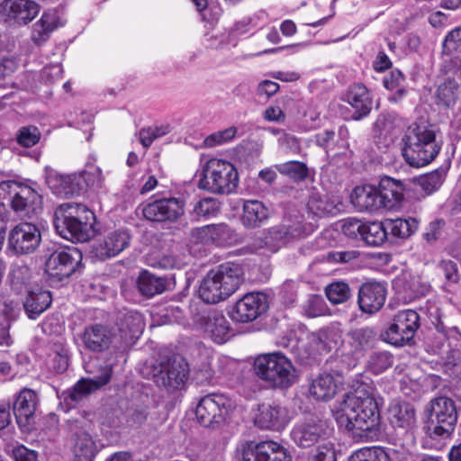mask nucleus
Instances as JSON below:
<instances>
[{"label":"nucleus","mask_w":461,"mask_h":461,"mask_svg":"<svg viewBox=\"0 0 461 461\" xmlns=\"http://www.w3.org/2000/svg\"><path fill=\"white\" fill-rule=\"evenodd\" d=\"M332 413L339 426L348 431H369L380 422V411L373 388L366 384H361L354 392L347 393L343 400L334 405Z\"/></svg>","instance_id":"obj_1"},{"label":"nucleus","mask_w":461,"mask_h":461,"mask_svg":"<svg viewBox=\"0 0 461 461\" xmlns=\"http://www.w3.org/2000/svg\"><path fill=\"white\" fill-rule=\"evenodd\" d=\"M95 214L86 206L67 203L56 209L53 224L60 237L72 241L86 242L95 235Z\"/></svg>","instance_id":"obj_2"},{"label":"nucleus","mask_w":461,"mask_h":461,"mask_svg":"<svg viewBox=\"0 0 461 461\" xmlns=\"http://www.w3.org/2000/svg\"><path fill=\"white\" fill-rule=\"evenodd\" d=\"M402 141V156L405 161L413 167H421L430 163L441 149L436 139L435 131L426 124L412 123L410 125Z\"/></svg>","instance_id":"obj_3"},{"label":"nucleus","mask_w":461,"mask_h":461,"mask_svg":"<svg viewBox=\"0 0 461 461\" xmlns=\"http://www.w3.org/2000/svg\"><path fill=\"white\" fill-rule=\"evenodd\" d=\"M5 201L20 216L31 217L41 208V197L38 192L30 185L16 181L0 183V212L5 217Z\"/></svg>","instance_id":"obj_4"},{"label":"nucleus","mask_w":461,"mask_h":461,"mask_svg":"<svg viewBox=\"0 0 461 461\" xmlns=\"http://www.w3.org/2000/svg\"><path fill=\"white\" fill-rule=\"evenodd\" d=\"M238 182V172L230 162L212 158L202 167L198 187L214 194H230L235 191Z\"/></svg>","instance_id":"obj_5"},{"label":"nucleus","mask_w":461,"mask_h":461,"mask_svg":"<svg viewBox=\"0 0 461 461\" xmlns=\"http://www.w3.org/2000/svg\"><path fill=\"white\" fill-rule=\"evenodd\" d=\"M457 420L455 402L447 397L431 401L429 416L424 425L426 435L435 440L448 438L454 431Z\"/></svg>","instance_id":"obj_6"},{"label":"nucleus","mask_w":461,"mask_h":461,"mask_svg":"<svg viewBox=\"0 0 461 461\" xmlns=\"http://www.w3.org/2000/svg\"><path fill=\"white\" fill-rule=\"evenodd\" d=\"M254 370L258 376L276 387H289L296 379L295 369L291 361L281 354L258 357L254 362Z\"/></svg>","instance_id":"obj_7"},{"label":"nucleus","mask_w":461,"mask_h":461,"mask_svg":"<svg viewBox=\"0 0 461 461\" xmlns=\"http://www.w3.org/2000/svg\"><path fill=\"white\" fill-rule=\"evenodd\" d=\"M312 231V226L303 224L301 218L293 224H283L272 227L256 236L251 247L255 251L266 249L270 253L276 252L291 239L302 238Z\"/></svg>","instance_id":"obj_8"},{"label":"nucleus","mask_w":461,"mask_h":461,"mask_svg":"<svg viewBox=\"0 0 461 461\" xmlns=\"http://www.w3.org/2000/svg\"><path fill=\"white\" fill-rule=\"evenodd\" d=\"M187 362L181 357H173L152 365L149 377L159 387L173 392L184 387L188 379Z\"/></svg>","instance_id":"obj_9"},{"label":"nucleus","mask_w":461,"mask_h":461,"mask_svg":"<svg viewBox=\"0 0 461 461\" xmlns=\"http://www.w3.org/2000/svg\"><path fill=\"white\" fill-rule=\"evenodd\" d=\"M85 371L90 375L81 378L68 393L69 399L78 402L85 397L105 385L112 376V366L100 358L93 357L84 364Z\"/></svg>","instance_id":"obj_10"},{"label":"nucleus","mask_w":461,"mask_h":461,"mask_svg":"<svg viewBox=\"0 0 461 461\" xmlns=\"http://www.w3.org/2000/svg\"><path fill=\"white\" fill-rule=\"evenodd\" d=\"M419 327L420 316L415 311H401L393 316L383 337L390 344L402 347L412 339Z\"/></svg>","instance_id":"obj_11"},{"label":"nucleus","mask_w":461,"mask_h":461,"mask_svg":"<svg viewBox=\"0 0 461 461\" xmlns=\"http://www.w3.org/2000/svg\"><path fill=\"white\" fill-rule=\"evenodd\" d=\"M230 408V402L223 394H207L196 406V419L204 427H214L224 421Z\"/></svg>","instance_id":"obj_12"},{"label":"nucleus","mask_w":461,"mask_h":461,"mask_svg":"<svg viewBox=\"0 0 461 461\" xmlns=\"http://www.w3.org/2000/svg\"><path fill=\"white\" fill-rule=\"evenodd\" d=\"M331 432L327 420L318 417H308L297 422L292 431L291 438L300 447H310L321 439H325Z\"/></svg>","instance_id":"obj_13"},{"label":"nucleus","mask_w":461,"mask_h":461,"mask_svg":"<svg viewBox=\"0 0 461 461\" xmlns=\"http://www.w3.org/2000/svg\"><path fill=\"white\" fill-rule=\"evenodd\" d=\"M142 215L155 222H175L185 213V202L177 197L154 200L142 205Z\"/></svg>","instance_id":"obj_14"},{"label":"nucleus","mask_w":461,"mask_h":461,"mask_svg":"<svg viewBox=\"0 0 461 461\" xmlns=\"http://www.w3.org/2000/svg\"><path fill=\"white\" fill-rule=\"evenodd\" d=\"M82 260L81 252L76 248H68L53 252L48 258L45 271L53 282L70 276Z\"/></svg>","instance_id":"obj_15"},{"label":"nucleus","mask_w":461,"mask_h":461,"mask_svg":"<svg viewBox=\"0 0 461 461\" xmlns=\"http://www.w3.org/2000/svg\"><path fill=\"white\" fill-rule=\"evenodd\" d=\"M206 276L211 277L221 292L228 298L232 295L244 281V271L240 265L235 263L221 264L210 270Z\"/></svg>","instance_id":"obj_16"},{"label":"nucleus","mask_w":461,"mask_h":461,"mask_svg":"<svg viewBox=\"0 0 461 461\" xmlns=\"http://www.w3.org/2000/svg\"><path fill=\"white\" fill-rule=\"evenodd\" d=\"M386 418L395 430H401L412 437L417 427V415L411 403L393 400L388 405Z\"/></svg>","instance_id":"obj_17"},{"label":"nucleus","mask_w":461,"mask_h":461,"mask_svg":"<svg viewBox=\"0 0 461 461\" xmlns=\"http://www.w3.org/2000/svg\"><path fill=\"white\" fill-rule=\"evenodd\" d=\"M243 461H292L286 449L274 441L248 442L242 447Z\"/></svg>","instance_id":"obj_18"},{"label":"nucleus","mask_w":461,"mask_h":461,"mask_svg":"<svg viewBox=\"0 0 461 461\" xmlns=\"http://www.w3.org/2000/svg\"><path fill=\"white\" fill-rule=\"evenodd\" d=\"M46 183L54 194L68 198L77 195L83 190V176L80 173L61 174L46 168Z\"/></svg>","instance_id":"obj_19"},{"label":"nucleus","mask_w":461,"mask_h":461,"mask_svg":"<svg viewBox=\"0 0 461 461\" xmlns=\"http://www.w3.org/2000/svg\"><path fill=\"white\" fill-rule=\"evenodd\" d=\"M267 308L265 294L249 293L236 303L230 312V318L238 322H249L256 320Z\"/></svg>","instance_id":"obj_20"},{"label":"nucleus","mask_w":461,"mask_h":461,"mask_svg":"<svg viewBox=\"0 0 461 461\" xmlns=\"http://www.w3.org/2000/svg\"><path fill=\"white\" fill-rule=\"evenodd\" d=\"M8 242L16 253L29 254L39 247L41 232L34 224L22 222L10 231Z\"/></svg>","instance_id":"obj_21"},{"label":"nucleus","mask_w":461,"mask_h":461,"mask_svg":"<svg viewBox=\"0 0 461 461\" xmlns=\"http://www.w3.org/2000/svg\"><path fill=\"white\" fill-rule=\"evenodd\" d=\"M386 287L378 282L363 284L358 291L357 303L359 309L368 314L380 311L386 299Z\"/></svg>","instance_id":"obj_22"},{"label":"nucleus","mask_w":461,"mask_h":461,"mask_svg":"<svg viewBox=\"0 0 461 461\" xmlns=\"http://www.w3.org/2000/svg\"><path fill=\"white\" fill-rule=\"evenodd\" d=\"M38 398L34 391L23 389L18 394L14 404V413L18 426L23 430H29L33 422Z\"/></svg>","instance_id":"obj_23"},{"label":"nucleus","mask_w":461,"mask_h":461,"mask_svg":"<svg viewBox=\"0 0 461 461\" xmlns=\"http://www.w3.org/2000/svg\"><path fill=\"white\" fill-rule=\"evenodd\" d=\"M39 11V5L32 0H4L0 4L2 15L24 24L32 21Z\"/></svg>","instance_id":"obj_24"},{"label":"nucleus","mask_w":461,"mask_h":461,"mask_svg":"<svg viewBox=\"0 0 461 461\" xmlns=\"http://www.w3.org/2000/svg\"><path fill=\"white\" fill-rule=\"evenodd\" d=\"M287 410L278 404H269L259 407L255 417V424L261 429L281 430L289 422Z\"/></svg>","instance_id":"obj_25"},{"label":"nucleus","mask_w":461,"mask_h":461,"mask_svg":"<svg viewBox=\"0 0 461 461\" xmlns=\"http://www.w3.org/2000/svg\"><path fill=\"white\" fill-rule=\"evenodd\" d=\"M375 338V334L370 328L356 329L347 334L342 344V353L357 359L372 347Z\"/></svg>","instance_id":"obj_26"},{"label":"nucleus","mask_w":461,"mask_h":461,"mask_svg":"<svg viewBox=\"0 0 461 461\" xmlns=\"http://www.w3.org/2000/svg\"><path fill=\"white\" fill-rule=\"evenodd\" d=\"M342 384L343 378L339 374L322 373L312 380L309 393L317 401L328 402L335 396Z\"/></svg>","instance_id":"obj_27"},{"label":"nucleus","mask_w":461,"mask_h":461,"mask_svg":"<svg viewBox=\"0 0 461 461\" xmlns=\"http://www.w3.org/2000/svg\"><path fill=\"white\" fill-rule=\"evenodd\" d=\"M81 339L86 348L94 352H102L110 348L114 333L105 325L94 324L85 329Z\"/></svg>","instance_id":"obj_28"},{"label":"nucleus","mask_w":461,"mask_h":461,"mask_svg":"<svg viewBox=\"0 0 461 461\" xmlns=\"http://www.w3.org/2000/svg\"><path fill=\"white\" fill-rule=\"evenodd\" d=\"M230 239L231 230L224 223L194 228L190 232V240L194 243H216L222 245Z\"/></svg>","instance_id":"obj_29"},{"label":"nucleus","mask_w":461,"mask_h":461,"mask_svg":"<svg viewBox=\"0 0 461 461\" xmlns=\"http://www.w3.org/2000/svg\"><path fill=\"white\" fill-rule=\"evenodd\" d=\"M130 242V235L125 230L109 232L103 242L94 247L95 256L101 259L111 258L122 252Z\"/></svg>","instance_id":"obj_30"},{"label":"nucleus","mask_w":461,"mask_h":461,"mask_svg":"<svg viewBox=\"0 0 461 461\" xmlns=\"http://www.w3.org/2000/svg\"><path fill=\"white\" fill-rule=\"evenodd\" d=\"M347 102L353 108L352 118L361 120L372 109L373 100L369 90L363 85L353 86L347 94Z\"/></svg>","instance_id":"obj_31"},{"label":"nucleus","mask_w":461,"mask_h":461,"mask_svg":"<svg viewBox=\"0 0 461 461\" xmlns=\"http://www.w3.org/2000/svg\"><path fill=\"white\" fill-rule=\"evenodd\" d=\"M377 191L382 208L393 209L398 206L403 198L402 184L389 176L380 180Z\"/></svg>","instance_id":"obj_32"},{"label":"nucleus","mask_w":461,"mask_h":461,"mask_svg":"<svg viewBox=\"0 0 461 461\" xmlns=\"http://www.w3.org/2000/svg\"><path fill=\"white\" fill-rule=\"evenodd\" d=\"M377 187L374 185L357 186L351 194V202L359 212H375L382 208Z\"/></svg>","instance_id":"obj_33"},{"label":"nucleus","mask_w":461,"mask_h":461,"mask_svg":"<svg viewBox=\"0 0 461 461\" xmlns=\"http://www.w3.org/2000/svg\"><path fill=\"white\" fill-rule=\"evenodd\" d=\"M28 295L23 303V308L30 319L38 318L44 311H46L51 303V296L50 292L37 288L27 293Z\"/></svg>","instance_id":"obj_34"},{"label":"nucleus","mask_w":461,"mask_h":461,"mask_svg":"<svg viewBox=\"0 0 461 461\" xmlns=\"http://www.w3.org/2000/svg\"><path fill=\"white\" fill-rule=\"evenodd\" d=\"M269 216V210L258 200H248L243 203L242 223L249 228H255L266 221Z\"/></svg>","instance_id":"obj_35"},{"label":"nucleus","mask_w":461,"mask_h":461,"mask_svg":"<svg viewBox=\"0 0 461 461\" xmlns=\"http://www.w3.org/2000/svg\"><path fill=\"white\" fill-rule=\"evenodd\" d=\"M59 18L55 12L43 13L41 19L33 24L32 40L36 44L44 42L58 27Z\"/></svg>","instance_id":"obj_36"},{"label":"nucleus","mask_w":461,"mask_h":461,"mask_svg":"<svg viewBox=\"0 0 461 461\" xmlns=\"http://www.w3.org/2000/svg\"><path fill=\"white\" fill-rule=\"evenodd\" d=\"M98 449L90 434L79 431L76 434L74 454L78 461H92Z\"/></svg>","instance_id":"obj_37"},{"label":"nucleus","mask_w":461,"mask_h":461,"mask_svg":"<svg viewBox=\"0 0 461 461\" xmlns=\"http://www.w3.org/2000/svg\"><path fill=\"white\" fill-rule=\"evenodd\" d=\"M205 331L214 342L224 343L230 338L229 321L223 315L214 314L206 322Z\"/></svg>","instance_id":"obj_38"},{"label":"nucleus","mask_w":461,"mask_h":461,"mask_svg":"<svg viewBox=\"0 0 461 461\" xmlns=\"http://www.w3.org/2000/svg\"><path fill=\"white\" fill-rule=\"evenodd\" d=\"M137 285L143 295L152 297L164 292L166 281L148 271H142L138 277Z\"/></svg>","instance_id":"obj_39"},{"label":"nucleus","mask_w":461,"mask_h":461,"mask_svg":"<svg viewBox=\"0 0 461 461\" xmlns=\"http://www.w3.org/2000/svg\"><path fill=\"white\" fill-rule=\"evenodd\" d=\"M32 270L25 265H16L11 270V287L16 293H29L32 291L31 279Z\"/></svg>","instance_id":"obj_40"},{"label":"nucleus","mask_w":461,"mask_h":461,"mask_svg":"<svg viewBox=\"0 0 461 461\" xmlns=\"http://www.w3.org/2000/svg\"><path fill=\"white\" fill-rule=\"evenodd\" d=\"M387 232L396 238L405 239L414 233L418 229V221L414 218L388 219L384 221Z\"/></svg>","instance_id":"obj_41"},{"label":"nucleus","mask_w":461,"mask_h":461,"mask_svg":"<svg viewBox=\"0 0 461 461\" xmlns=\"http://www.w3.org/2000/svg\"><path fill=\"white\" fill-rule=\"evenodd\" d=\"M459 95L458 84L455 79H448L438 86L436 102L445 107L453 106Z\"/></svg>","instance_id":"obj_42"},{"label":"nucleus","mask_w":461,"mask_h":461,"mask_svg":"<svg viewBox=\"0 0 461 461\" xmlns=\"http://www.w3.org/2000/svg\"><path fill=\"white\" fill-rule=\"evenodd\" d=\"M387 238L385 223L372 221L366 222L362 240L373 247L381 246Z\"/></svg>","instance_id":"obj_43"},{"label":"nucleus","mask_w":461,"mask_h":461,"mask_svg":"<svg viewBox=\"0 0 461 461\" xmlns=\"http://www.w3.org/2000/svg\"><path fill=\"white\" fill-rule=\"evenodd\" d=\"M198 295L204 303L210 304H215L228 299L223 292H221L219 287L213 284L212 278L206 276L200 282Z\"/></svg>","instance_id":"obj_44"},{"label":"nucleus","mask_w":461,"mask_h":461,"mask_svg":"<svg viewBox=\"0 0 461 461\" xmlns=\"http://www.w3.org/2000/svg\"><path fill=\"white\" fill-rule=\"evenodd\" d=\"M440 69L452 79L461 80V50L457 51H441Z\"/></svg>","instance_id":"obj_45"},{"label":"nucleus","mask_w":461,"mask_h":461,"mask_svg":"<svg viewBox=\"0 0 461 461\" xmlns=\"http://www.w3.org/2000/svg\"><path fill=\"white\" fill-rule=\"evenodd\" d=\"M276 169L283 175L289 176L295 181H302L308 175L306 165L300 161H288L276 166Z\"/></svg>","instance_id":"obj_46"},{"label":"nucleus","mask_w":461,"mask_h":461,"mask_svg":"<svg viewBox=\"0 0 461 461\" xmlns=\"http://www.w3.org/2000/svg\"><path fill=\"white\" fill-rule=\"evenodd\" d=\"M348 461H390L388 454L380 447L361 448L354 452Z\"/></svg>","instance_id":"obj_47"},{"label":"nucleus","mask_w":461,"mask_h":461,"mask_svg":"<svg viewBox=\"0 0 461 461\" xmlns=\"http://www.w3.org/2000/svg\"><path fill=\"white\" fill-rule=\"evenodd\" d=\"M326 296L333 304H339L346 302L350 296V289L348 284L337 282L326 287Z\"/></svg>","instance_id":"obj_48"},{"label":"nucleus","mask_w":461,"mask_h":461,"mask_svg":"<svg viewBox=\"0 0 461 461\" xmlns=\"http://www.w3.org/2000/svg\"><path fill=\"white\" fill-rule=\"evenodd\" d=\"M124 324L125 327L122 330H127L131 339H138L145 327L143 317L138 312H127L124 317Z\"/></svg>","instance_id":"obj_49"},{"label":"nucleus","mask_w":461,"mask_h":461,"mask_svg":"<svg viewBox=\"0 0 461 461\" xmlns=\"http://www.w3.org/2000/svg\"><path fill=\"white\" fill-rule=\"evenodd\" d=\"M41 139V131L36 126H24L18 130L16 133L17 142L25 148L36 145Z\"/></svg>","instance_id":"obj_50"},{"label":"nucleus","mask_w":461,"mask_h":461,"mask_svg":"<svg viewBox=\"0 0 461 461\" xmlns=\"http://www.w3.org/2000/svg\"><path fill=\"white\" fill-rule=\"evenodd\" d=\"M219 211V203L215 198H203L194 206L193 215L195 218L215 215Z\"/></svg>","instance_id":"obj_51"},{"label":"nucleus","mask_w":461,"mask_h":461,"mask_svg":"<svg viewBox=\"0 0 461 461\" xmlns=\"http://www.w3.org/2000/svg\"><path fill=\"white\" fill-rule=\"evenodd\" d=\"M308 209L315 215H324L326 213H332L334 206L327 200L322 199L319 194H312L307 203Z\"/></svg>","instance_id":"obj_52"},{"label":"nucleus","mask_w":461,"mask_h":461,"mask_svg":"<svg viewBox=\"0 0 461 461\" xmlns=\"http://www.w3.org/2000/svg\"><path fill=\"white\" fill-rule=\"evenodd\" d=\"M393 364L392 355L388 352L374 353L369 360L368 366L373 373L380 374Z\"/></svg>","instance_id":"obj_53"},{"label":"nucleus","mask_w":461,"mask_h":461,"mask_svg":"<svg viewBox=\"0 0 461 461\" xmlns=\"http://www.w3.org/2000/svg\"><path fill=\"white\" fill-rule=\"evenodd\" d=\"M237 134L236 127H229L225 130L216 131L204 140V144L207 147H214L217 145H221L232 140Z\"/></svg>","instance_id":"obj_54"},{"label":"nucleus","mask_w":461,"mask_h":461,"mask_svg":"<svg viewBox=\"0 0 461 461\" xmlns=\"http://www.w3.org/2000/svg\"><path fill=\"white\" fill-rule=\"evenodd\" d=\"M305 314L311 318L322 316L327 312V306L320 295H312L303 306Z\"/></svg>","instance_id":"obj_55"},{"label":"nucleus","mask_w":461,"mask_h":461,"mask_svg":"<svg viewBox=\"0 0 461 461\" xmlns=\"http://www.w3.org/2000/svg\"><path fill=\"white\" fill-rule=\"evenodd\" d=\"M443 181V174L439 171H433L421 176L419 179V184L427 194H431L441 186Z\"/></svg>","instance_id":"obj_56"},{"label":"nucleus","mask_w":461,"mask_h":461,"mask_svg":"<svg viewBox=\"0 0 461 461\" xmlns=\"http://www.w3.org/2000/svg\"><path fill=\"white\" fill-rule=\"evenodd\" d=\"M147 261L149 266L162 269L180 267L182 265L181 262L171 254L151 255L148 258Z\"/></svg>","instance_id":"obj_57"},{"label":"nucleus","mask_w":461,"mask_h":461,"mask_svg":"<svg viewBox=\"0 0 461 461\" xmlns=\"http://www.w3.org/2000/svg\"><path fill=\"white\" fill-rule=\"evenodd\" d=\"M20 311V302L18 300L11 297L0 298V314L4 315L7 321L15 320Z\"/></svg>","instance_id":"obj_58"},{"label":"nucleus","mask_w":461,"mask_h":461,"mask_svg":"<svg viewBox=\"0 0 461 461\" xmlns=\"http://www.w3.org/2000/svg\"><path fill=\"white\" fill-rule=\"evenodd\" d=\"M441 51H457L461 50V26L454 28L445 36Z\"/></svg>","instance_id":"obj_59"},{"label":"nucleus","mask_w":461,"mask_h":461,"mask_svg":"<svg viewBox=\"0 0 461 461\" xmlns=\"http://www.w3.org/2000/svg\"><path fill=\"white\" fill-rule=\"evenodd\" d=\"M366 222L354 218L347 219L342 224V232L350 239H360L364 231Z\"/></svg>","instance_id":"obj_60"},{"label":"nucleus","mask_w":461,"mask_h":461,"mask_svg":"<svg viewBox=\"0 0 461 461\" xmlns=\"http://www.w3.org/2000/svg\"><path fill=\"white\" fill-rule=\"evenodd\" d=\"M81 175L83 176V184L85 183L86 185L93 188H100L103 186L104 176L100 167H90Z\"/></svg>","instance_id":"obj_61"},{"label":"nucleus","mask_w":461,"mask_h":461,"mask_svg":"<svg viewBox=\"0 0 461 461\" xmlns=\"http://www.w3.org/2000/svg\"><path fill=\"white\" fill-rule=\"evenodd\" d=\"M312 461H337L334 444L330 441L320 444L312 456Z\"/></svg>","instance_id":"obj_62"},{"label":"nucleus","mask_w":461,"mask_h":461,"mask_svg":"<svg viewBox=\"0 0 461 461\" xmlns=\"http://www.w3.org/2000/svg\"><path fill=\"white\" fill-rule=\"evenodd\" d=\"M438 270L444 275L447 282L452 284L458 282L459 273L457 266L452 260H441L438 265Z\"/></svg>","instance_id":"obj_63"},{"label":"nucleus","mask_w":461,"mask_h":461,"mask_svg":"<svg viewBox=\"0 0 461 461\" xmlns=\"http://www.w3.org/2000/svg\"><path fill=\"white\" fill-rule=\"evenodd\" d=\"M13 456L15 461H38L35 451L24 446H18L13 449Z\"/></svg>","instance_id":"obj_64"}]
</instances>
